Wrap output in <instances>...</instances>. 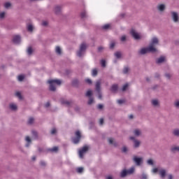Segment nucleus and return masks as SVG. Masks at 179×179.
<instances>
[{"instance_id":"32","label":"nucleus","mask_w":179,"mask_h":179,"mask_svg":"<svg viewBox=\"0 0 179 179\" xmlns=\"http://www.w3.org/2000/svg\"><path fill=\"white\" fill-rule=\"evenodd\" d=\"M92 76H97V69H94L92 70Z\"/></svg>"},{"instance_id":"4","label":"nucleus","mask_w":179,"mask_h":179,"mask_svg":"<svg viewBox=\"0 0 179 179\" xmlns=\"http://www.w3.org/2000/svg\"><path fill=\"white\" fill-rule=\"evenodd\" d=\"M76 137L73 138L72 141L73 143L77 144L78 142L80 141V138H82V135L80 134V131H77L75 133Z\"/></svg>"},{"instance_id":"2","label":"nucleus","mask_w":179,"mask_h":179,"mask_svg":"<svg viewBox=\"0 0 179 179\" xmlns=\"http://www.w3.org/2000/svg\"><path fill=\"white\" fill-rule=\"evenodd\" d=\"M48 83H49L50 85V90L51 92H55L56 90V87H55V85H57L58 86H59L62 82L61 81V80H49L48 81Z\"/></svg>"},{"instance_id":"48","label":"nucleus","mask_w":179,"mask_h":179,"mask_svg":"<svg viewBox=\"0 0 179 179\" xmlns=\"http://www.w3.org/2000/svg\"><path fill=\"white\" fill-rule=\"evenodd\" d=\"M115 47V43L112 42L110 45V48H114Z\"/></svg>"},{"instance_id":"58","label":"nucleus","mask_w":179,"mask_h":179,"mask_svg":"<svg viewBox=\"0 0 179 179\" xmlns=\"http://www.w3.org/2000/svg\"><path fill=\"white\" fill-rule=\"evenodd\" d=\"M50 102H47L45 105V107H46V108H48V107H50Z\"/></svg>"},{"instance_id":"16","label":"nucleus","mask_w":179,"mask_h":179,"mask_svg":"<svg viewBox=\"0 0 179 179\" xmlns=\"http://www.w3.org/2000/svg\"><path fill=\"white\" fill-rule=\"evenodd\" d=\"M10 110H13V111H15V110H17V106L16 104L11 103L10 104Z\"/></svg>"},{"instance_id":"5","label":"nucleus","mask_w":179,"mask_h":179,"mask_svg":"<svg viewBox=\"0 0 179 179\" xmlns=\"http://www.w3.org/2000/svg\"><path fill=\"white\" fill-rule=\"evenodd\" d=\"M86 50V44L82 43L80 46L79 51L77 52L78 57H82L83 55V52H85Z\"/></svg>"},{"instance_id":"40","label":"nucleus","mask_w":179,"mask_h":179,"mask_svg":"<svg viewBox=\"0 0 179 179\" xmlns=\"http://www.w3.org/2000/svg\"><path fill=\"white\" fill-rule=\"evenodd\" d=\"M93 101H94V100L93 99V98H90L89 101H88V104H93Z\"/></svg>"},{"instance_id":"26","label":"nucleus","mask_w":179,"mask_h":179,"mask_svg":"<svg viewBox=\"0 0 179 179\" xmlns=\"http://www.w3.org/2000/svg\"><path fill=\"white\" fill-rule=\"evenodd\" d=\"M50 152H58V147H53L52 149L49 150Z\"/></svg>"},{"instance_id":"6","label":"nucleus","mask_w":179,"mask_h":179,"mask_svg":"<svg viewBox=\"0 0 179 179\" xmlns=\"http://www.w3.org/2000/svg\"><path fill=\"white\" fill-rule=\"evenodd\" d=\"M87 150H89V147H87V145L84 146L82 149L79 150V157H80V159H83V156L85 153L87 152Z\"/></svg>"},{"instance_id":"50","label":"nucleus","mask_w":179,"mask_h":179,"mask_svg":"<svg viewBox=\"0 0 179 179\" xmlns=\"http://www.w3.org/2000/svg\"><path fill=\"white\" fill-rule=\"evenodd\" d=\"M78 80H73L72 83L73 86H76V85H78Z\"/></svg>"},{"instance_id":"62","label":"nucleus","mask_w":179,"mask_h":179,"mask_svg":"<svg viewBox=\"0 0 179 179\" xmlns=\"http://www.w3.org/2000/svg\"><path fill=\"white\" fill-rule=\"evenodd\" d=\"M41 166H45V162L43 161L41 162Z\"/></svg>"},{"instance_id":"41","label":"nucleus","mask_w":179,"mask_h":179,"mask_svg":"<svg viewBox=\"0 0 179 179\" xmlns=\"http://www.w3.org/2000/svg\"><path fill=\"white\" fill-rule=\"evenodd\" d=\"M118 104H122L123 103H125V100L124 99H119L117 100Z\"/></svg>"},{"instance_id":"24","label":"nucleus","mask_w":179,"mask_h":179,"mask_svg":"<svg viewBox=\"0 0 179 179\" xmlns=\"http://www.w3.org/2000/svg\"><path fill=\"white\" fill-rule=\"evenodd\" d=\"M24 79V76H23V75L18 76V80H19V82L23 81Z\"/></svg>"},{"instance_id":"17","label":"nucleus","mask_w":179,"mask_h":179,"mask_svg":"<svg viewBox=\"0 0 179 179\" xmlns=\"http://www.w3.org/2000/svg\"><path fill=\"white\" fill-rule=\"evenodd\" d=\"M62 104H65L66 106H71V102L69 101H65L64 99L61 100Z\"/></svg>"},{"instance_id":"37","label":"nucleus","mask_w":179,"mask_h":179,"mask_svg":"<svg viewBox=\"0 0 179 179\" xmlns=\"http://www.w3.org/2000/svg\"><path fill=\"white\" fill-rule=\"evenodd\" d=\"M129 71V68L128 67H124L123 69V73H127V72Z\"/></svg>"},{"instance_id":"53","label":"nucleus","mask_w":179,"mask_h":179,"mask_svg":"<svg viewBox=\"0 0 179 179\" xmlns=\"http://www.w3.org/2000/svg\"><path fill=\"white\" fill-rule=\"evenodd\" d=\"M81 17H86V13L85 12H83L81 13Z\"/></svg>"},{"instance_id":"23","label":"nucleus","mask_w":179,"mask_h":179,"mask_svg":"<svg viewBox=\"0 0 179 179\" xmlns=\"http://www.w3.org/2000/svg\"><path fill=\"white\" fill-rule=\"evenodd\" d=\"M27 54L28 55H31V54H33V48H31V47L28 48Z\"/></svg>"},{"instance_id":"28","label":"nucleus","mask_w":179,"mask_h":179,"mask_svg":"<svg viewBox=\"0 0 179 179\" xmlns=\"http://www.w3.org/2000/svg\"><path fill=\"white\" fill-rule=\"evenodd\" d=\"M128 86H129L128 83L123 85V87L122 88V92H125V90H127V89L128 88Z\"/></svg>"},{"instance_id":"57","label":"nucleus","mask_w":179,"mask_h":179,"mask_svg":"<svg viewBox=\"0 0 179 179\" xmlns=\"http://www.w3.org/2000/svg\"><path fill=\"white\" fill-rule=\"evenodd\" d=\"M153 173H157V171H159V169L157 168H155L153 170H152Z\"/></svg>"},{"instance_id":"52","label":"nucleus","mask_w":179,"mask_h":179,"mask_svg":"<svg viewBox=\"0 0 179 179\" xmlns=\"http://www.w3.org/2000/svg\"><path fill=\"white\" fill-rule=\"evenodd\" d=\"M121 41H125V40H127V36H122L120 38Z\"/></svg>"},{"instance_id":"25","label":"nucleus","mask_w":179,"mask_h":179,"mask_svg":"<svg viewBox=\"0 0 179 179\" xmlns=\"http://www.w3.org/2000/svg\"><path fill=\"white\" fill-rule=\"evenodd\" d=\"M152 106H157L159 104V101L154 99L152 101Z\"/></svg>"},{"instance_id":"47","label":"nucleus","mask_w":179,"mask_h":179,"mask_svg":"<svg viewBox=\"0 0 179 179\" xmlns=\"http://www.w3.org/2000/svg\"><path fill=\"white\" fill-rule=\"evenodd\" d=\"M108 142L110 145H113L114 143V140L111 138H108Z\"/></svg>"},{"instance_id":"61","label":"nucleus","mask_w":179,"mask_h":179,"mask_svg":"<svg viewBox=\"0 0 179 179\" xmlns=\"http://www.w3.org/2000/svg\"><path fill=\"white\" fill-rule=\"evenodd\" d=\"M165 76H166V78H167L168 79H170V78H171V76H170V74H169V73H166V74L165 75Z\"/></svg>"},{"instance_id":"22","label":"nucleus","mask_w":179,"mask_h":179,"mask_svg":"<svg viewBox=\"0 0 179 179\" xmlns=\"http://www.w3.org/2000/svg\"><path fill=\"white\" fill-rule=\"evenodd\" d=\"M134 134L135 136H139V135H141V131L139 129H136L134 130Z\"/></svg>"},{"instance_id":"15","label":"nucleus","mask_w":179,"mask_h":179,"mask_svg":"<svg viewBox=\"0 0 179 179\" xmlns=\"http://www.w3.org/2000/svg\"><path fill=\"white\" fill-rule=\"evenodd\" d=\"M159 176H161L162 178H164L166 177V170L161 169L159 171Z\"/></svg>"},{"instance_id":"39","label":"nucleus","mask_w":179,"mask_h":179,"mask_svg":"<svg viewBox=\"0 0 179 179\" xmlns=\"http://www.w3.org/2000/svg\"><path fill=\"white\" fill-rule=\"evenodd\" d=\"M171 150H172V152H176V150L179 152V147H173L171 148Z\"/></svg>"},{"instance_id":"51","label":"nucleus","mask_w":179,"mask_h":179,"mask_svg":"<svg viewBox=\"0 0 179 179\" xmlns=\"http://www.w3.org/2000/svg\"><path fill=\"white\" fill-rule=\"evenodd\" d=\"M48 22L47 21H43L42 22V26H48Z\"/></svg>"},{"instance_id":"36","label":"nucleus","mask_w":179,"mask_h":179,"mask_svg":"<svg viewBox=\"0 0 179 179\" xmlns=\"http://www.w3.org/2000/svg\"><path fill=\"white\" fill-rule=\"evenodd\" d=\"M101 66H103V68H105V66H106V60L102 59V60L101 61Z\"/></svg>"},{"instance_id":"44","label":"nucleus","mask_w":179,"mask_h":179,"mask_svg":"<svg viewBox=\"0 0 179 179\" xmlns=\"http://www.w3.org/2000/svg\"><path fill=\"white\" fill-rule=\"evenodd\" d=\"M86 83H88V85H92V80L87 78L85 80Z\"/></svg>"},{"instance_id":"64","label":"nucleus","mask_w":179,"mask_h":179,"mask_svg":"<svg viewBox=\"0 0 179 179\" xmlns=\"http://www.w3.org/2000/svg\"><path fill=\"white\" fill-rule=\"evenodd\" d=\"M168 179H173V176L172 175H169L168 176Z\"/></svg>"},{"instance_id":"56","label":"nucleus","mask_w":179,"mask_h":179,"mask_svg":"<svg viewBox=\"0 0 179 179\" xmlns=\"http://www.w3.org/2000/svg\"><path fill=\"white\" fill-rule=\"evenodd\" d=\"M122 152H124V153H125V152H127V147H123V148H122Z\"/></svg>"},{"instance_id":"1","label":"nucleus","mask_w":179,"mask_h":179,"mask_svg":"<svg viewBox=\"0 0 179 179\" xmlns=\"http://www.w3.org/2000/svg\"><path fill=\"white\" fill-rule=\"evenodd\" d=\"M155 44H159V39H157V38H153L151 41L150 46L147 48H142L139 51V54L143 55L144 54H146L148 52H156L157 50L156 49V48H155Z\"/></svg>"},{"instance_id":"11","label":"nucleus","mask_w":179,"mask_h":179,"mask_svg":"<svg viewBox=\"0 0 179 179\" xmlns=\"http://www.w3.org/2000/svg\"><path fill=\"white\" fill-rule=\"evenodd\" d=\"M134 162H135L136 164H137V166H141V163L142 162V158H138L136 157H134L133 159Z\"/></svg>"},{"instance_id":"54","label":"nucleus","mask_w":179,"mask_h":179,"mask_svg":"<svg viewBox=\"0 0 179 179\" xmlns=\"http://www.w3.org/2000/svg\"><path fill=\"white\" fill-rule=\"evenodd\" d=\"M32 135H34V136H37V131H32Z\"/></svg>"},{"instance_id":"34","label":"nucleus","mask_w":179,"mask_h":179,"mask_svg":"<svg viewBox=\"0 0 179 179\" xmlns=\"http://www.w3.org/2000/svg\"><path fill=\"white\" fill-rule=\"evenodd\" d=\"M33 122H34V118L30 117L28 120V124H31Z\"/></svg>"},{"instance_id":"38","label":"nucleus","mask_w":179,"mask_h":179,"mask_svg":"<svg viewBox=\"0 0 179 179\" xmlns=\"http://www.w3.org/2000/svg\"><path fill=\"white\" fill-rule=\"evenodd\" d=\"M87 97H90L92 96V90H88L86 93Z\"/></svg>"},{"instance_id":"46","label":"nucleus","mask_w":179,"mask_h":179,"mask_svg":"<svg viewBox=\"0 0 179 179\" xmlns=\"http://www.w3.org/2000/svg\"><path fill=\"white\" fill-rule=\"evenodd\" d=\"M148 164H150V166H152V164H153V160H152V159H148Z\"/></svg>"},{"instance_id":"7","label":"nucleus","mask_w":179,"mask_h":179,"mask_svg":"<svg viewBox=\"0 0 179 179\" xmlns=\"http://www.w3.org/2000/svg\"><path fill=\"white\" fill-rule=\"evenodd\" d=\"M101 83L100 81H97L96 83V91L99 93V96L98 97L100 100H101V98H102L101 93H100V91H101L100 86H101Z\"/></svg>"},{"instance_id":"45","label":"nucleus","mask_w":179,"mask_h":179,"mask_svg":"<svg viewBox=\"0 0 179 179\" xmlns=\"http://www.w3.org/2000/svg\"><path fill=\"white\" fill-rule=\"evenodd\" d=\"M5 17V13H0V19H3Z\"/></svg>"},{"instance_id":"9","label":"nucleus","mask_w":179,"mask_h":179,"mask_svg":"<svg viewBox=\"0 0 179 179\" xmlns=\"http://www.w3.org/2000/svg\"><path fill=\"white\" fill-rule=\"evenodd\" d=\"M13 43H14L15 44H19V43H20V36H14L13 38Z\"/></svg>"},{"instance_id":"27","label":"nucleus","mask_w":179,"mask_h":179,"mask_svg":"<svg viewBox=\"0 0 179 179\" xmlns=\"http://www.w3.org/2000/svg\"><path fill=\"white\" fill-rule=\"evenodd\" d=\"M15 96L20 99V100H22V94L20 92H17L15 93Z\"/></svg>"},{"instance_id":"8","label":"nucleus","mask_w":179,"mask_h":179,"mask_svg":"<svg viewBox=\"0 0 179 179\" xmlns=\"http://www.w3.org/2000/svg\"><path fill=\"white\" fill-rule=\"evenodd\" d=\"M130 33L135 40H139V38H141V36L135 31V29H131Z\"/></svg>"},{"instance_id":"21","label":"nucleus","mask_w":179,"mask_h":179,"mask_svg":"<svg viewBox=\"0 0 179 179\" xmlns=\"http://www.w3.org/2000/svg\"><path fill=\"white\" fill-rule=\"evenodd\" d=\"M55 51L57 54H58L59 55H61L62 51H61V48H59V46L56 47Z\"/></svg>"},{"instance_id":"63","label":"nucleus","mask_w":179,"mask_h":179,"mask_svg":"<svg viewBox=\"0 0 179 179\" xmlns=\"http://www.w3.org/2000/svg\"><path fill=\"white\" fill-rule=\"evenodd\" d=\"M106 179H113V176H107Z\"/></svg>"},{"instance_id":"60","label":"nucleus","mask_w":179,"mask_h":179,"mask_svg":"<svg viewBox=\"0 0 179 179\" xmlns=\"http://www.w3.org/2000/svg\"><path fill=\"white\" fill-rule=\"evenodd\" d=\"M146 178H148V177L146 176V175H145V174H143V175H142V179H146Z\"/></svg>"},{"instance_id":"55","label":"nucleus","mask_w":179,"mask_h":179,"mask_svg":"<svg viewBox=\"0 0 179 179\" xmlns=\"http://www.w3.org/2000/svg\"><path fill=\"white\" fill-rule=\"evenodd\" d=\"M176 107H179V101L175 102Z\"/></svg>"},{"instance_id":"35","label":"nucleus","mask_w":179,"mask_h":179,"mask_svg":"<svg viewBox=\"0 0 179 179\" xmlns=\"http://www.w3.org/2000/svg\"><path fill=\"white\" fill-rule=\"evenodd\" d=\"M10 6H11V4H10V3H9V2H7V3H6L4 4V7H5L6 9H8V8H10Z\"/></svg>"},{"instance_id":"42","label":"nucleus","mask_w":179,"mask_h":179,"mask_svg":"<svg viewBox=\"0 0 179 179\" xmlns=\"http://www.w3.org/2000/svg\"><path fill=\"white\" fill-rule=\"evenodd\" d=\"M57 134V129L53 128V129H52V131H51V134H52V135H54V134Z\"/></svg>"},{"instance_id":"43","label":"nucleus","mask_w":179,"mask_h":179,"mask_svg":"<svg viewBox=\"0 0 179 179\" xmlns=\"http://www.w3.org/2000/svg\"><path fill=\"white\" fill-rule=\"evenodd\" d=\"M25 141L28 142V143H30L31 142V139H30L29 136H27Z\"/></svg>"},{"instance_id":"31","label":"nucleus","mask_w":179,"mask_h":179,"mask_svg":"<svg viewBox=\"0 0 179 179\" xmlns=\"http://www.w3.org/2000/svg\"><path fill=\"white\" fill-rule=\"evenodd\" d=\"M173 134L176 136H179V129H175L173 131Z\"/></svg>"},{"instance_id":"20","label":"nucleus","mask_w":179,"mask_h":179,"mask_svg":"<svg viewBox=\"0 0 179 179\" xmlns=\"http://www.w3.org/2000/svg\"><path fill=\"white\" fill-rule=\"evenodd\" d=\"M55 12L57 15H58V13H59V12H61V7L60 6H56L55 8Z\"/></svg>"},{"instance_id":"10","label":"nucleus","mask_w":179,"mask_h":179,"mask_svg":"<svg viewBox=\"0 0 179 179\" xmlns=\"http://www.w3.org/2000/svg\"><path fill=\"white\" fill-rule=\"evenodd\" d=\"M131 141H134V147L139 148V145H141V142L138 140H135V137H130Z\"/></svg>"},{"instance_id":"29","label":"nucleus","mask_w":179,"mask_h":179,"mask_svg":"<svg viewBox=\"0 0 179 179\" xmlns=\"http://www.w3.org/2000/svg\"><path fill=\"white\" fill-rule=\"evenodd\" d=\"M115 57H116V58H121V52H116L115 53Z\"/></svg>"},{"instance_id":"13","label":"nucleus","mask_w":179,"mask_h":179,"mask_svg":"<svg viewBox=\"0 0 179 179\" xmlns=\"http://www.w3.org/2000/svg\"><path fill=\"white\" fill-rule=\"evenodd\" d=\"M111 92L113 93H115L118 90V85H113L111 88H110Z\"/></svg>"},{"instance_id":"12","label":"nucleus","mask_w":179,"mask_h":179,"mask_svg":"<svg viewBox=\"0 0 179 179\" xmlns=\"http://www.w3.org/2000/svg\"><path fill=\"white\" fill-rule=\"evenodd\" d=\"M172 16L173 22H178V14H177V13L173 12Z\"/></svg>"},{"instance_id":"18","label":"nucleus","mask_w":179,"mask_h":179,"mask_svg":"<svg viewBox=\"0 0 179 179\" xmlns=\"http://www.w3.org/2000/svg\"><path fill=\"white\" fill-rule=\"evenodd\" d=\"M110 27H111V24H105V25H103V26L102 27V29H103V30H108V29H110Z\"/></svg>"},{"instance_id":"3","label":"nucleus","mask_w":179,"mask_h":179,"mask_svg":"<svg viewBox=\"0 0 179 179\" xmlns=\"http://www.w3.org/2000/svg\"><path fill=\"white\" fill-rule=\"evenodd\" d=\"M135 171V168L132 167L129 170H123L120 173V177L122 178H124V177H127L128 174H133V173Z\"/></svg>"},{"instance_id":"33","label":"nucleus","mask_w":179,"mask_h":179,"mask_svg":"<svg viewBox=\"0 0 179 179\" xmlns=\"http://www.w3.org/2000/svg\"><path fill=\"white\" fill-rule=\"evenodd\" d=\"M77 171V173H83V167H79V168H77L76 169Z\"/></svg>"},{"instance_id":"19","label":"nucleus","mask_w":179,"mask_h":179,"mask_svg":"<svg viewBox=\"0 0 179 179\" xmlns=\"http://www.w3.org/2000/svg\"><path fill=\"white\" fill-rule=\"evenodd\" d=\"M166 6L164 4H160L158 6V9L159 10H160L161 12H163V10L165 9Z\"/></svg>"},{"instance_id":"59","label":"nucleus","mask_w":179,"mask_h":179,"mask_svg":"<svg viewBox=\"0 0 179 179\" xmlns=\"http://www.w3.org/2000/svg\"><path fill=\"white\" fill-rule=\"evenodd\" d=\"M98 108H99V110H101V108H103V105L99 104V105H98Z\"/></svg>"},{"instance_id":"49","label":"nucleus","mask_w":179,"mask_h":179,"mask_svg":"<svg viewBox=\"0 0 179 179\" xmlns=\"http://www.w3.org/2000/svg\"><path fill=\"white\" fill-rule=\"evenodd\" d=\"M99 124H100V125H103V124H104V119L101 118L99 120Z\"/></svg>"},{"instance_id":"14","label":"nucleus","mask_w":179,"mask_h":179,"mask_svg":"<svg viewBox=\"0 0 179 179\" xmlns=\"http://www.w3.org/2000/svg\"><path fill=\"white\" fill-rule=\"evenodd\" d=\"M164 61H166V57L162 56L159 59H157V64H162V62H164Z\"/></svg>"},{"instance_id":"30","label":"nucleus","mask_w":179,"mask_h":179,"mask_svg":"<svg viewBox=\"0 0 179 179\" xmlns=\"http://www.w3.org/2000/svg\"><path fill=\"white\" fill-rule=\"evenodd\" d=\"M27 30H28V31H33V25H31V24L28 25Z\"/></svg>"}]
</instances>
